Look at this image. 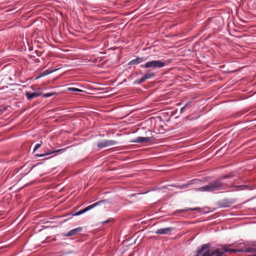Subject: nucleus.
<instances>
[{
  "instance_id": "1",
  "label": "nucleus",
  "mask_w": 256,
  "mask_h": 256,
  "mask_svg": "<svg viewBox=\"0 0 256 256\" xmlns=\"http://www.w3.org/2000/svg\"><path fill=\"white\" fill-rule=\"evenodd\" d=\"M224 190L222 182L220 180L213 181L208 184L199 188L198 190L200 192H214Z\"/></svg>"
},
{
  "instance_id": "2",
  "label": "nucleus",
  "mask_w": 256,
  "mask_h": 256,
  "mask_svg": "<svg viewBox=\"0 0 256 256\" xmlns=\"http://www.w3.org/2000/svg\"><path fill=\"white\" fill-rule=\"evenodd\" d=\"M166 62L162 60H152L146 62L144 64L146 68H161L166 66Z\"/></svg>"
},
{
  "instance_id": "3",
  "label": "nucleus",
  "mask_w": 256,
  "mask_h": 256,
  "mask_svg": "<svg viewBox=\"0 0 256 256\" xmlns=\"http://www.w3.org/2000/svg\"><path fill=\"white\" fill-rule=\"evenodd\" d=\"M210 245L208 244H203L198 251L196 256H212L209 250Z\"/></svg>"
},
{
  "instance_id": "4",
  "label": "nucleus",
  "mask_w": 256,
  "mask_h": 256,
  "mask_svg": "<svg viewBox=\"0 0 256 256\" xmlns=\"http://www.w3.org/2000/svg\"><path fill=\"white\" fill-rule=\"evenodd\" d=\"M228 248L226 245L222 246L220 248H216V250L210 252V256H222L224 254L228 252Z\"/></svg>"
},
{
  "instance_id": "5",
  "label": "nucleus",
  "mask_w": 256,
  "mask_h": 256,
  "mask_svg": "<svg viewBox=\"0 0 256 256\" xmlns=\"http://www.w3.org/2000/svg\"><path fill=\"white\" fill-rule=\"evenodd\" d=\"M117 144V142L111 140H104L100 141L97 144V146L100 148L108 147Z\"/></svg>"
},
{
  "instance_id": "6",
  "label": "nucleus",
  "mask_w": 256,
  "mask_h": 256,
  "mask_svg": "<svg viewBox=\"0 0 256 256\" xmlns=\"http://www.w3.org/2000/svg\"><path fill=\"white\" fill-rule=\"evenodd\" d=\"M105 202H106L105 200H100L94 204L88 206L86 207V208H84L83 210H80V211H78L75 214V216H79V215L82 214L84 213L88 212V210H89L94 208V207L100 205L101 204L104 203Z\"/></svg>"
},
{
  "instance_id": "7",
  "label": "nucleus",
  "mask_w": 256,
  "mask_h": 256,
  "mask_svg": "<svg viewBox=\"0 0 256 256\" xmlns=\"http://www.w3.org/2000/svg\"><path fill=\"white\" fill-rule=\"evenodd\" d=\"M152 141V138L151 137H142L139 136L136 138L134 140L132 141L133 142L136 143H144V142H151Z\"/></svg>"
},
{
  "instance_id": "8",
  "label": "nucleus",
  "mask_w": 256,
  "mask_h": 256,
  "mask_svg": "<svg viewBox=\"0 0 256 256\" xmlns=\"http://www.w3.org/2000/svg\"><path fill=\"white\" fill-rule=\"evenodd\" d=\"M172 230L171 227L165 228L158 229L156 230V234H166L170 233Z\"/></svg>"
},
{
  "instance_id": "9",
  "label": "nucleus",
  "mask_w": 256,
  "mask_h": 256,
  "mask_svg": "<svg viewBox=\"0 0 256 256\" xmlns=\"http://www.w3.org/2000/svg\"><path fill=\"white\" fill-rule=\"evenodd\" d=\"M26 96L28 100H30L40 96L41 92H34L32 93L30 92H26Z\"/></svg>"
},
{
  "instance_id": "10",
  "label": "nucleus",
  "mask_w": 256,
  "mask_h": 256,
  "mask_svg": "<svg viewBox=\"0 0 256 256\" xmlns=\"http://www.w3.org/2000/svg\"><path fill=\"white\" fill-rule=\"evenodd\" d=\"M146 60V58H137L135 59L131 60L129 62L128 64L133 65L141 63Z\"/></svg>"
},
{
  "instance_id": "11",
  "label": "nucleus",
  "mask_w": 256,
  "mask_h": 256,
  "mask_svg": "<svg viewBox=\"0 0 256 256\" xmlns=\"http://www.w3.org/2000/svg\"><path fill=\"white\" fill-rule=\"evenodd\" d=\"M82 228H77L74 229H72L70 230L66 234V236H72L76 235L78 232H80L82 231Z\"/></svg>"
},
{
  "instance_id": "12",
  "label": "nucleus",
  "mask_w": 256,
  "mask_h": 256,
  "mask_svg": "<svg viewBox=\"0 0 256 256\" xmlns=\"http://www.w3.org/2000/svg\"><path fill=\"white\" fill-rule=\"evenodd\" d=\"M250 252V250H248V248H238V249H236V250H234V249H230L228 248V252Z\"/></svg>"
},
{
  "instance_id": "13",
  "label": "nucleus",
  "mask_w": 256,
  "mask_h": 256,
  "mask_svg": "<svg viewBox=\"0 0 256 256\" xmlns=\"http://www.w3.org/2000/svg\"><path fill=\"white\" fill-rule=\"evenodd\" d=\"M64 148H61V149H60V150H56L48 152L46 153V154H37L36 156H38V157H42V156H46L50 155V154H54V153L62 152H64Z\"/></svg>"
},
{
  "instance_id": "14",
  "label": "nucleus",
  "mask_w": 256,
  "mask_h": 256,
  "mask_svg": "<svg viewBox=\"0 0 256 256\" xmlns=\"http://www.w3.org/2000/svg\"><path fill=\"white\" fill-rule=\"evenodd\" d=\"M197 181L198 180H191L190 182L187 183L186 184L179 185L178 186V188H179L180 189L186 188L190 185L195 184Z\"/></svg>"
},
{
  "instance_id": "15",
  "label": "nucleus",
  "mask_w": 256,
  "mask_h": 256,
  "mask_svg": "<svg viewBox=\"0 0 256 256\" xmlns=\"http://www.w3.org/2000/svg\"><path fill=\"white\" fill-rule=\"evenodd\" d=\"M154 75V74L153 72H148L144 76L146 80H148L153 77Z\"/></svg>"
},
{
  "instance_id": "16",
  "label": "nucleus",
  "mask_w": 256,
  "mask_h": 256,
  "mask_svg": "<svg viewBox=\"0 0 256 256\" xmlns=\"http://www.w3.org/2000/svg\"><path fill=\"white\" fill-rule=\"evenodd\" d=\"M68 90L72 92H82V90L75 88H68Z\"/></svg>"
},
{
  "instance_id": "17",
  "label": "nucleus",
  "mask_w": 256,
  "mask_h": 256,
  "mask_svg": "<svg viewBox=\"0 0 256 256\" xmlns=\"http://www.w3.org/2000/svg\"><path fill=\"white\" fill-rule=\"evenodd\" d=\"M191 103V102L190 101L188 102L184 106H182L180 110V112L182 113L184 111V110L186 109V108Z\"/></svg>"
},
{
  "instance_id": "18",
  "label": "nucleus",
  "mask_w": 256,
  "mask_h": 256,
  "mask_svg": "<svg viewBox=\"0 0 256 256\" xmlns=\"http://www.w3.org/2000/svg\"><path fill=\"white\" fill-rule=\"evenodd\" d=\"M238 248H246L245 247V244L243 242H240L238 244Z\"/></svg>"
},
{
  "instance_id": "19",
  "label": "nucleus",
  "mask_w": 256,
  "mask_h": 256,
  "mask_svg": "<svg viewBox=\"0 0 256 256\" xmlns=\"http://www.w3.org/2000/svg\"><path fill=\"white\" fill-rule=\"evenodd\" d=\"M113 220V219L112 218H110L108 219L107 220H105V221H103L101 222L102 224L104 225V224H105L108 222H112V220Z\"/></svg>"
},
{
  "instance_id": "20",
  "label": "nucleus",
  "mask_w": 256,
  "mask_h": 256,
  "mask_svg": "<svg viewBox=\"0 0 256 256\" xmlns=\"http://www.w3.org/2000/svg\"><path fill=\"white\" fill-rule=\"evenodd\" d=\"M248 250H250V252H248L254 253V256H256V248H248Z\"/></svg>"
},
{
  "instance_id": "21",
  "label": "nucleus",
  "mask_w": 256,
  "mask_h": 256,
  "mask_svg": "<svg viewBox=\"0 0 256 256\" xmlns=\"http://www.w3.org/2000/svg\"><path fill=\"white\" fill-rule=\"evenodd\" d=\"M53 94H54L49 92V93H46V94H44L43 96L44 98H48V97L52 96H53Z\"/></svg>"
},
{
  "instance_id": "22",
  "label": "nucleus",
  "mask_w": 256,
  "mask_h": 256,
  "mask_svg": "<svg viewBox=\"0 0 256 256\" xmlns=\"http://www.w3.org/2000/svg\"><path fill=\"white\" fill-rule=\"evenodd\" d=\"M146 80L145 79V78L144 76H143L140 80H139V81L138 82V84H140L142 82H144V81H145Z\"/></svg>"
},
{
  "instance_id": "23",
  "label": "nucleus",
  "mask_w": 256,
  "mask_h": 256,
  "mask_svg": "<svg viewBox=\"0 0 256 256\" xmlns=\"http://www.w3.org/2000/svg\"><path fill=\"white\" fill-rule=\"evenodd\" d=\"M41 146V144H37L35 145L34 151H36L37 149H38Z\"/></svg>"
},
{
  "instance_id": "24",
  "label": "nucleus",
  "mask_w": 256,
  "mask_h": 256,
  "mask_svg": "<svg viewBox=\"0 0 256 256\" xmlns=\"http://www.w3.org/2000/svg\"><path fill=\"white\" fill-rule=\"evenodd\" d=\"M50 72H47V73L45 74H42V76H40L36 77V79H38V78H41L42 76H46V74H50Z\"/></svg>"
},
{
  "instance_id": "25",
  "label": "nucleus",
  "mask_w": 256,
  "mask_h": 256,
  "mask_svg": "<svg viewBox=\"0 0 256 256\" xmlns=\"http://www.w3.org/2000/svg\"><path fill=\"white\" fill-rule=\"evenodd\" d=\"M196 208H190L188 210H196Z\"/></svg>"
},
{
  "instance_id": "26",
  "label": "nucleus",
  "mask_w": 256,
  "mask_h": 256,
  "mask_svg": "<svg viewBox=\"0 0 256 256\" xmlns=\"http://www.w3.org/2000/svg\"><path fill=\"white\" fill-rule=\"evenodd\" d=\"M227 177H228V176H224L222 177L220 179H222H222H225V178H226Z\"/></svg>"
}]
</instances>
